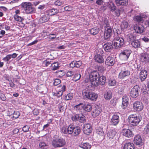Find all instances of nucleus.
Here are the masks:
<instances>
[{"mask_svg": "<svg viewBox=\"0 0 149 149\" xmlns=\"http://www.w3.org/2000/svg\"><path fill=\"white\" fill-rule=\"evenodd\" d=\"M123 149H135L134 145L132 143L128 142L124 144Z\"/></svg>", "mask_w": 149, "mask_h": 149, "instance_id": "obj_26", "label": "nucleus"}, {"mask_svg": "<svg viewBox=\"0 0 149 149\" xmlns=\"http://www.w3.org/2000/svg\"><path fill=\"white\" fill-rule=\"evenodd\" d=\"M115 63L114 58L111 56H108L105 61V63L107 66H112Z\"/></svg>", "mask_w": 149, "mask_h": 149, "instance_id": "obj_19", "label": "nucleus"}, {"mask_svg": "<svg viewBox=\"0 0 149 149\" xmlns=\"http://www.w3.org/2000/svg\"><path fill=\"white\" fill-rule=\"evenodd\" d=\"M89 78L91 84L96 86L99 84L104 85L106 79L104 76L100 77L99 73L96 71L91 72L89 74Z\"/></svg>", "mask_w": 149, "mask_h": 149, "instance_id": "obj_1", "label": "nucleus"}, {"mask_svg": "<svg viewBox=\"0 0 149 149\" xmlns=\"http://www.w3.org/2000/svg\"><path fill=\"white\" fill-rule=\"evenodd\" d=\"M74 128V125H70L68 127V133L69 134H72Z\"/></svg>", "mask_w": 149, "mask_h": 149, "instance_id": "obj_42", "label": "nucleus"}, {"mask_svg": "<svg viewBox=\"0 0 149 149\" xmlns=\"http://www.w3.org/2000/svg\"><path fill=\"white\" fill-rule=\"evenodd\" d=\"M20 115V113L18 111H15L13 114V117L15 118H18Z\"/></svg>", "mask_w": 149, "mask_h": 149, "instance_id": "obj_57", "label": "nucleus"}, {"mask_svg": "<svg viewBox=\"0 0 149 149\" xmlns=\"http://www.w3.org/2000/svg\"><path fill=\"white\" fill-rule=\"evenodd\" d=\"M118 5L126 6L127 4V0H115Z\"/></svg>", "mask_w": 149, "mask_h": 149, "instance_id": "obj_30", "label": "nucleus"}, {"mask_svg": "<svg viewBox=\"0 0 149 149\" xmlns=\"http://www.w3.org/2000/svg\"><path fill=\"white\" fill-rule=\"evenodd\" d=\"M82 62L81 61H75V67L77 68L79 67L82 65Z\"/></svg>", "mask_w": 149, "mask_h": 149, "instance_id": "obj_52", "label": "nucleus"}, {"mask_svg": "<svg viewBox=\"0 0 149 149\" xmlns=\"http://www.w3.org/2000/svg\"><path fill=\"white\" fill-rule=\"evenodd\" d=\"M148 88L144 90L143 91V93L144 94H146L149 93V83H148L147 85Z\"/></svg>", "mask_w": 149, "mask_h": 149, "instance_id": "obj_62", "label": "nucleus"}, {"mask_svg": "<svg viewBox=\"0 0 149 149\" xmlns=\"http://www.w3.org/2000/svg\"><path fill=\"white\" fill-rule=\"evenodd\" d=\"M74 74V72L71 71H68L66 73V75L68 77H71Z\"/></svg>", "mask_w": 149, "mask_h": 149, "instance_id": "obj_63", "label": "nucleus"}, {"mask_svg": "<svg viewBox=\"0 0 149 149\" xmlns=\"http://www.w3.org/2000/svg\"><path fill=\"white\" fill-rule=\"evenodd\" d=\"M61 82L60 80L58 79H56L54 80L53 84L54 86H57L60 84Z\"/></svg>", "mask_w": 149, "mask_h": 149, "instance_id": "obj_53", "label": "nucleus"}, {"mask_svg": "<svg viewBox=\"0 0 149 149\" xmlns=\"http://www.w3.org/2000/svg\"><path fill=\"white\" fill-rule=\"evenodd\" d=\"M81 131V129L79 127H74V129L72 134L74 136H77L80 134Z\"/></svg>", "mask_w": 149, "mask_h": 149, "instance_id": "obj_29", "label": "nucleus"}, {"mask_svg": "<svg viewBox=\"0 0 149 149\" xmlns=\"http://www.w3.org/2000/svg\"><path fill=\"white\" fill-rule=\"evenodd\" d=\"M73 97V95L72 94L69 93L65 97V99L67 100H71Z\"/></svg>", "mask_w": 149, "mask_h": 149, "instance_id": "obj_49", "label": "nucleus"}, {"mask_svg": "<svg viewBox=\"0 0 149 149\" xmlns=\"http://www.w3.org/2000/svg\"><path fill=\"white\" fill-rule=\"evenodd\" d=\"M139 86L137 85L134 86L131 89L130 93V96L132 97L136 98L139 95Z\"/></svg>", "mask_w": 149, "mask_h": 149, "instance_id": "obj_11", "label": "nucleus"}, {"mask_svg": "<svg viewBox=\"0 0 149 149\" xmlns=\"http://www.w3.org/2000/svg\"><path fill=\"white\" fill-rule=\"evenodd\" d=\"M99 31V29L97 27H94L91 29L90 30V33L93 35H96Z\"/></svg>", "mask_w": 149, "mask_h": 149, "instance_id": "obj_36", "label": "nucleus"}, {"mask_svg": "<svg viewBox=\"0 0 149 149\" xmlns=\"http://www.w3.org/2000/svg\"><path fill=\"white\" fill-rule=\"evenodd\" d=\"M71 118L73 121H76L78 120L81 123H84L86 121L85 116L81 113L73 115Z\"/></svg>", "mask_w": 149, "mask_h": 149, "instance_id": "obj_9", "label": "nucleus"}, {"mask_svg": "<svg viewBox=\"0 0 149 149\" xmlns=\"http://www.w3.org/2000/svg\"><path fill=\"white\" fill-rule=\"evenodd\" d=\"M11 54L7 55L5 57H4L3 60L5 61H9L11 58Z\"/></svg>", "mask_w": 149, "mask_h": 149, "instance_id": "obj_51", "label": "nucleus"}, {"mask_svg": "<svg viewBox=\"0 0 149 149\" xmlns=\"http://www.w3.org/2000/svg\"><path fill=\"white\" fill-rule=\"evenodd\" d=\"M80 146L84 149H88L91 148V146L88 143H85L81 144Z\"/></svg>", "mask_w": 149, "mask_h": 149, "instance_id": "obj_40", "label": "nucleus"}, {"mask_svg": "<svg viewBox=\"0 0 149 149\" xmlns=\"http://www.w3.org/2000/svg\"><path fill=\"white\" fill-rule=\"evenodd\" d=\"M123 102H126L128 103V97L126 96H123Z\"/></svg>", "mask_w": 149, "mask_h": 149, "instance_id": "obj_60", "label": "nucleus"}, {"mask_svg": "<svg viewBox=\"0 0 149 149\" xmlns=\"http://www.w3.org/2000/svg\"><path fill=\"white\" fill-rule=\"evenodd\" d=\"M129 123L133 126L137 125L141 120L139 116H138L136 114H131L128 117Z\"/></svg>", "mask_w": 149, "mask_h": 149, "instance_id": "obj_6", "label": "nucleus"}, {"mask_svg": "<svg viewBox=\"0 0 149 149\" xmlns=\"http://www.w3.org/2000/svg\"><path fill=\"white\" fill-rule=\"evenodd\" d=\"M39 147L41 149H46L48 147V146L45 142H41L39 144Z\"/></svg>", "mask_w": 149, "mask_h": 149, "instance_id": "obj_41", "label": "nucleus"}, {"mask_svg": "<svg viewBox=\"0 0 149 149\" xmlns=\"http://www.w3.org/2000/svg\"><path fill=\"white\" fill-rule=\"evenodd\" d=\"M136 39V36L132 33L128 34L127 35V39L130 42H132Z\"/></svg>", "mask_w": 149, "mask_h": 149, "instance_id": "obj_32", "label": "nucleus"}, {"mask_svg": "<svg viewBox=\"0 0 149 149\" xmlns=\"http://www.w3.org/2000/svg\"><path fill=\"white\" fill-rule=\"evenodd\" d=\"M140 61L143 64H146L149 62V55L144 53L140 54Z\"/></svg>", "mask_w": 149, "mask_h": 149, "instance_id": "obj_12", "label": "nucleus"}, {"mask_svg": "<svg viewBox=\"0 0 149 149\" xmlns=\"http://www.w3.org/2000/svg\"><path fill=\"white\" fill-rule=\"evenodd\" d=\"M104 0H96V3L98 5H103L104 3Z\"/></svg>", "mask_w": 149, "mask_h": 149, "instance_id": "obj_58", "label": "nucleus"}, {"mask_svg": "<svg viewBox=\"0 0 149 149\" xmlns=\"http://www.w3.org/2000/svg\"><path fill=\"white\" fill-rule=\"evenodd\" d=\"M112 34V29L111 27H107L104 31V38L105 39L109 38Z\"/></svg>", "mask_w": 149, "mask_h": 149, "instance_id": "obj_15", "label": "nucleus"}, {"mask_svg": "<svg viewBox=\"0 0 149 149\" xmlns=\"http://www.w3.org/2000/svg\"><path fill=\"white\" fill-rule=\"evenodd\" d=\"M49 18L48 15H45L39 19V22L40 23L45 22L48 20Z\"/></svg>", "mask_w": 149, "mask_h": 149, "instance_id": "obj_27", "label": "nucleus"}, {"mask_svg": "<svg viewBox=\"0 0 149 149\" xmlns=\"http://www.w3.org/2000/svg\"><path fill=\"white\" fill-rule=\"evenodd\" d=\"M0 98L3 101H4L6 99V97L4 94L1 93H0Z\"/></svg>", "mask_w": 149, "mask_h": 149, "instance_id": "obj_64", "label": "nucleus"}, {"mask_svg": "<svg viewBox=\"0 0 149 149\" xmlns=\"http://www.w3.org/2000/svg\"><path fill=\"white\" fill-rule=\"evenodd\" d=\"M56 73H57L56 75L58 77H61L63 75V71L62 70L57 71L56 72Z\"/></svg>", "mask_w": 149, "mask_h": 149, "instance_id": "obj_56", "label": "nucleus"}, {"mask_svg": "<svg viewBox=\"0 0 149 149\" xmlns=\"http://www.w3.org/2000/svg\"><path fill=\"white\" fill-rule=\"evenodd\" d=\"M134 29L137 33H141L143 31L144 28L141 26H139L137 24L134 26Z\"/></svg>", "mask_w": 149, "mask_h": 149, "instance_id": "obj_24", "label": "nucleus"}, {"mask_svg": "<svg viewBox=\"0 0 149 149\" xmlns=\"http://www.w3.org/2000/svg\"><path fill=\"white\" fill-rule=\"evenodd\" d=\"M29 126L26 125L23 127L22 130L24 132H26L29 131Z\"/></svg>", "mask_w": 149, "mask_h": 149, "instance_id": "obj_61", "label": "nucleus"}, {"mask_svg": "<svg viewBox=\"0 0 149 149\" xmlns=\"http://www.w3.org/2000/svg\"><path fill=\"white\" fill-rule=\"evenodd\" d=\"M74 77L75 81H77L79 80L80 79L81 75L80 74L77 73L75 74Z\"/></svg>", "mask_w": 149, "mask_h": 149, "instance_id": "obj_55", "label": "nucleus"}, {"mask_svg": "<svg viewBox=\"0 0 149 149\" xmlns=\"http://www.w3.org/2000/svg\"><path fill=\"white\" fill-rule=\"evenodd\" d=\"M103 22L104 24L106 26H108L109 25V23L108 19L107 18H104L103 20Z\"/></svg>", "mask_w": 149, "mask_h": 149, "instance_id": "obj_59", "label": "nucleus"}, {"mask_svg": "<svg viewBox=\"0 0 149 149\" xmlns=\"http://www.w3.org/2000/svg\"><path fill=\"white\" fill-rule=\"evenodd\" d=\"M129 26L128 22L125 21H123L121 24L120 27L122 30H124L127 28Z\"/></svg>", "mask_w": 149, "mask_h": 149, "instance_id": "obj_39", "label": "nucleus"}, {"mask_svg": "<svg viewBox=\"0 0 149 149\" xmlns=\"http://www.w3.org/2000/svg\"><path fill=\"white\" fill-rule=\"evenodd\" d=\"M119 121V118L118 116L116 114H114L111 119L110 123L112 125H116Z\"/></svg>", "mask_w": 149, "mask_h": 149, "instance_id": "obj_18", "label": "nucleus"}, {"mask_svg": "<svg viewBox=\"0 0 149 149\" xmlns=\"http://www.w3.org/2000/svg\"><path fill=\"white\" fill-rule=\"evenodd\" d=\"M83 130L85 134L88 135H89L92 131L91 125L88 123L84 124L83 126Z\"/></svg>", "mask_w": 149, "mask_h": 149, "instance_id": "obj_13", "label": "nucleus"}, {"mask_svg": "<svg viewBox=\"0 0 149 149\" xmlns=\"http://www.w3.org/2000/svg\"><path fill=\"white\" fill-rule=\"evenodd\" d=\"M99 52L94 57L95 61L99 63H102L104 62V59L102 56L104 53L103 51L101 49H99Z\"/></svg>", "mask_w": 149, "mask_h": 149, "instance_id": "obj_10", "label": "nucleus"}, {"mask_svg": "<svg viewBox=\"0 0 149 149\" xmlns=\"http://www.w3.org/2000/svg\"><path fill=\"white\" fill-rule=\"evenodd\" d=\"M112 96V93L110 91L106 92L104 94V97L107 100L110 99Z\"/></svg>", "mask_w": 149, "mask_h": 149, "instance_id": "obj_33", "label": "nucleus"}, {"mask_svg": "<svg viewBox=\"0 0 149 149\" xmlns=\"http://www.w3.org/2000/svg\"><path fill=\"white\" fill-rule=\"evenodd\" d=\"M122 133L123 136L128 138L132 137L134 135L132 131L127 129H123L122 130Z\"/></svg>", "mask_w": 149, "mask_h": 149, "instance_id": "obj_16", "label": "nucleus"}, {"mask_svg": "<svg viewBox=\"0 0 149 149\" xmlns=\"http://www.w3.org/2000/svg\"><path fill=\"white\" fill-rule=\"evenodd\" d=\"M82 94L84 99H89L93 101H96L98 97L97 94L87 89L83 91Z\"/></svg>", "mask_w": 149, "mask_h": 149, "instance_id": "obj_3", "label": "nucleus"}, {"mask_svg": "<svg viewBox=\"0 0 149 149\" xmlns=\"http://www.w3.org/2000/svg\"><path fill=\"white\" fill-rule=\"evenodd\" d=\"M133 108L137 111H141L143 108V105L142 102L136 101L133 104Z\"/></svg>", "mask_w": 149, "mask_h": 149, "instance_id": "obj_14", "label": "nucleus"}, {"mask_svg": "<svg viewBox=\"0 0 149 149\" xmlns=\"http://www.w3.org/2000/svg\"><path fill=\"white\" fill-rule=\"evenodd\" d=\"M59 12L58 10L55 8H52L48 10L49 13L51 15H54L58 13Z\"/></svg>", "mask_w": 149, "mask_h": 149, "instance_id": "obj_38", "label": "nucleus"}, {"mask_svg": "<svg viewBox=\"0 0 149 149\" xmlns=\"http://www.w3.org/2000/svg\"><path fill=\"white\" fill-rule=\"evenodd\" d=\"M134 20L138 22H140L142 21L143 18L141 16L138 15L135 16L134 18Z\"/></svg>", "mask_w": 149, "mask_h": 149, "instance_id": "obj_44", "label": "nucleus"}, {"mask_svg": "<svg viewBox=\"0 0 149 149\" xmlns=\"http://www.w3.org/2000/svg\"><path fill=\"white\" fill-rule=\"evenodd\" d=\"M54 3L56 6H60L64 3V1L60 0H57L54 2Z\"/></svg>", "mask_w": 149, "mask_h": 149, "instance_id": "obj_46", "label": "nucleus"}, {"mask_svg": "<svg viewBox=\"0 0 149 149\" xmlns=\"http://www.w3.org/2000/svg\"><path fill=\"white\" fill-rule=\"evenodd\" d=\"M101 111V108L98 106H96L92 112V115L93 117H95L100 114Z\"/></svg>", "mask_w": 149, "mask_h": 149, "instance_id": "obj_17", "label": "nucleus"}, {"mask_svg": "<svg viewBox=\"0 0 149 149\" xmlns=\"http://www.w3.org/2000/svg\"><path fill=\"white\" fill-rule=\"evenodd\" d=\"M147 76V71L144 70H142L140 73V78L141 81H144Z\"/></svg>", "mask_w": 149, "mask_h": 149, "instance_id": "obj_22", "label": "nucleus"}, {"mask_svg": "<svg viewBox=\"0 0 149 149\" xmlns=\"http://www.w3.org/2000/svg\"><path fill=\"white\" fill-rule=\"evenodd\" d=\"M20 6L22 10L25 13L31 14L36 12L35 8L33 7V4L30 2H23Z\"/></svg>", "mask_w": 149, "mask_h": 149, "instance_id": "obj_2", "label": "nucleus"}, {"mask_svg": "<svg viewBox=\"0 0 149 149\" xmlns=\"http://www.w3.org/2000/svg\"><path fill=\"white\" fill-rule=\"evenodd\" d=\"M61 131L64 134H66L68 133V127L65 126H63L61 129Z\"/></svg>", "mask_w": 149, "mask_h": 149, "instance_id": "obj_54", "label": "nucleus"}, {"mask_svg": "<svg viewBox=\"0 0 149 149\" xmlns=\"http://www.w3.org/2000/svg\"><path fill=\"white\" fill-rule=\"evenodd\" d=\"M66 90L65 86L63 85L61 89H59L57 93H55V95L59 97L61 96L64 91H65Z\"/></svg>", "mask_w": 149, "mask_h": 149, "instance_id": "obj_25", "label": "nucleus"}, {"mask_svg": "<svg viewBox=\"0 0 149 149\" xmlns=\"http://www.w3.org/2000/svg\"><path fill=\"white\" fill-rule=\"evenodd\" d=\"M132 52L130 49H126L121 51L119 54L120 58L122 60H127Z\"/></svg>", "mask_w": 149, "mask_h": 149, "instance_id": "obj_8", "label": "nucleus"}, {"mask_svg": "<svg viewBox=\"0 0 149 149\" xmlns=\"http://www.w3.org/2000/svg\"><path fill=\"white\" fill-rule=\"evenodd\" d=\"M52 144L54 148L61 147L65 145V141L63 138L56 136L53 138Z\"/></svg>", "mask_w": 149, "mask_h": 149, "instance_id": "obj_5", "label": "nucleus"}, {"mask_svg": "<svg viewBox=\"0 0 149 149\" xmlns=\"http://www.w3.org/2000/svg\"><path fill=\"white\" fill-rule=\"evenodd\" d=\"M132 46L135 48H139L140 46V43L138 40H135L131 42Z\"/></svg>", "mask_w": 149, "mask_h": 149, "instance_id": "obj_28", "label": "nucleus"}, {"mask_svg": "<svg viewBox=\"0 0 149 149\" xmlns=\"http://www.w3.org/2000/svg\"><path fill=\"white\" fill-rule=\"evenodd\" d=\"M14 17L15 20L18 22H21L24 19L22 17L17 15V14H15L14 15Z\"/></svg>", "mask_w": 149, "mask_h": 149, "instance_id": "obj_43", "label": "nucleus"}, {"mask_svg": "<svg viewBox=\"0 0 149 149\" xmlns=\"http://www.w3.org/2000/svg\"><path fill=\"white\" fill-rule=\"evenodd\" d=\"M116 132L114 130H110L107 133V136L110 139H114L116 135Z\"/></svg>", "mask_w": 149, "mask_h": 149, "instance_id": "obj_23", "label": "nucleus"}, {"mask_svg": "<svg viewBox=\"0 0 149 149\" xmlns=\"http://www.w3.org/2000/svg\"><path fill=\"white\" fill-rule=\"evenodd\" d=\"M51 63V60H46L43 62L42 65L44 66L47 67Z\"/></svg>", "mask_w": 149, "mask_h": 149, "instance_id": "obj_45", "label": "nucleus"}, {"mask_svg": "<svg viewBox=\"0 0 149 149\" xmlns=\"http://www.w3.org/2000/svg\"><path fill=\"white\" fill-rule=\"evenodd\" d=\"M143 133L147 134L149 133V125H147L144 128L143 130Z\"/></svg>", "mask_w": 149, "mask_h": 149, "instance_id": "obj_50", "label": "nucleus"}, {"mask_svg": "<svg viewBox=\"0 0 149 149\" xmlns=\"http://www.w3.org/2000/svg\"><path fill=\"white\" fill-rule=\"evenodd\" d=\"M83 109L86 111L89 112L92 110V107L90 104H86L83 105Z\"/></svg>", "mask_w": 149, "mask_h": 149, "instance_id": "obj_34", "label": "nucleus"}, {"mask_svg": "<svg viewBox=\"0 0 149 149\" xmlns=\"http://www.w3.org/2000/svg\"><path fill=\"white\" fill-rule=\"evenodd\" d=\"M96 133L100 136L104 137V136L103 129L100 127H99L96 129Z\"/></svg>", "mask_w": 149, "mask_h": 149, "instance_id": "obj_35", "label": "nucleus"}, {"mask_svg": "<svg viewBox=\"0 0 149 149\" xmlns=\"http://www.w3.org/2000/svg\"><path fill=\"white\" fill-rule=\"evenodd\" d=\"M124 43V39L119 37L114 38L113 42V45L116 49H118L123 47Z\"/></svg>", "mask_w": 149, "mask_h": 149, "instance_id": "obj_7", "label": "nucleus"}, {"mask_svg": "<svg viewBox=\"0 0 149 149\" xmlns=\"http://www.w3.org/2000/svg\"><path fill=\"white\" fill-rule=\"evenodd\" d=\"M104 48L106 51L110 52L113 48L112 44L111 43H106L104 45Z\"/></svg>", "mask_w": 149, "mask_h": 149, "instance_id": "obj_21", "label": "nucleus"}, {"mask_svg": "<svg viewBox=\"0 0 149 149\" xmlns=\"http://www.w3.org/2000/svg\"><path fill=\"white\" fill-rule=\"evenodd\" d=\"M134 143L138 145H141L142 144V139L141 136L139 135L135 136L134 140Z\"/></svg>", "mask_w": 149, "mask_h": 149, "instance_id": "obj_20", "label": "nucleus"}, {"mask_svg": "<svg viewBox=\"0 0 149 149\" xmlns=\"http://www.w3.org/2000/svg\"><path fill=\"white\" fill-rule=\"evenodd\" d=\"M59 64L57 62L52 63L51 65V68L52 70H55L58 69L59 68Z\"/></svg>", "mask_w": 149, "mask_h": 149, "instance_id": "obj_37", "label": "nucleus"}, {"mask_svg": "<svg viewBox=\"0 0 149 149\" xmlns=\"http://www.w3.org/2000/svg\"><path fill=\"white\" fill-rule=\"evenodd\" d=\"M108 84L109 86H114L116 84V82L114 79L110 80L109 81Z\"/></svg>", "mask_w": 149, "mask_h": 149, "instance_id": "obj_47", "label": "nucleus"}, {"mask_svg": "<svg viewBox=\"0 0 149 149\" xmlns=\"http://www.w3.org/2000/svg\"><path fill=\"white\" fill-rule=\"evenodd\" d=\"M82 108H83V104L82 103H80L75 106L74 107V109L76 110H80Z\"/></svg>", "mask_w": 149, "mask_h": 149, "instance_id": "obj_48", "label": "nucleus"}, {"mask_svg": "<svg viewBox=\"0 0 149 149\" xmlns=\"http://www.w3.org/2000/svg\"><path fill=\"white\" fill-rule=\"evenodd\" d=\"M108 8L111 11H113L116 10V7L114 3L112 1L109 2L107 4Z\"/></svg>", "mask_w": 149, "mask_h": 149, "instance_id": "obj_31", "label": "nucleus"}, {"mask_svg": "<svg viewBox=\"0 0 149 149\" xmlns=\"http://www.w3.org/2000/svg\"><path fill=\"white\" fill-rule=\"evenodd\" d=\"M120 68L121 71L118 75L119 79H123L130 75V72L128 70L129 67L128 64L125 63L122 64L120 66Z\"/></svg>", "mask_w": 149, "mask_h": 149, "instance_id": "obj_4", "label": "nucleus"}]
</instances>
